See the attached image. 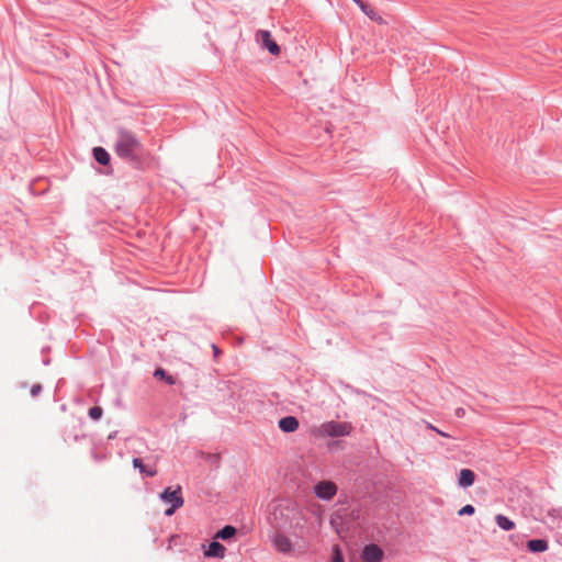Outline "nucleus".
Masks as SVG:
<instances>
[{
    "label": "nucleus",
    "instance_id": "1",
    "mask_svg": "<svg viewBox=\"0 0 562 562\" xmlns=\"http://www.w3.org/2000/svg\"><path fill=\"white\" fill-rule=\"evenodd\" d=\"M114 151L120 158L136 165H140L149 155L137 135L127 130L117 131Z\"/></svg>",
    "mask_w": 562,
    "mask_h": 562
},
{
    "label": "nucleus",
    "instance_id": "2",
    "mask_svg": "<svg viewBox=\"0 0 562 562\" xmlns=\"http://www.w3.org/2000/svg\"><path fill=\"white\" fill-rule=\"evenodd\" d=\"M160 498L162 502L171 504V507L166 510L167 516H171L176 509L182 507L184 503L181 486L179 485L175 490L171 487L165 488L160 494Z\"/></svg>",
    "mask_w": 562,
    "mask_h": 562
},
{
    "label": "nucleus",
    "instance_id": "3",
    "mask_svg": "<svg viewBox=\"0 0 562 562\" xmlns=\"http://www.w3.org/2000/svg\"><path fill=\"white\" fill-rule=\"evenodd\" d=\"M352 426L349 423L328 422L322 425V431L330 437H342L351 432Z\"/></svg>",
    "mask_w": 562,
    "mask_h": 562
},
{
    "label": "nucleus",
    "instance_id": "4",
    "mask_svg": "<svg viewBox=\"0 0 562 562\" xmlns=\"http://www.w3.org/2000/svg\"><path fill=\"white\" fill-rule=\"evenodd\" d=\"M316 496L321 499L329 501L337 493V485L331 481H321L314 487Z\"/></svg>",
    "mask_w": 562,
    "mask_h": 562
},
{
    "label": "nucleus",
    "instance_id": "5",
    "mask_svg": "<svg viewBox=\"0 0 562 562\" xmlns=\"http://www.w3.org/2000/svg\"><path fill=\"white\" fill-rule=\"evenodd\" d=\"M257 42L269 50L270 54L278 56L280 54L279 45L272 40L269 31H258L256 34Z\"/></svg>",
    "mask_w": 562,
    "mask_h": 562
},
{
    "label": "nucleus",
    "instance_id": "6",
    "mask_svg": "<svg viewBox=\"0 0 562 562\" xmlns=\"http://www.w3.org/2000/svg\"><path fill=\"white\" fill-rule=\"evenodd\" d=\"M383 551L375 544H369L363 549L362 559L364 562H380Z\"/></svg>",
    "mask_w": 562,
    "mask_h": 562
},
{
    "label": "nucleus",
    "instance_id": "7",
    "mask_svg": "<svg viewBox=\"0 0 562 562\" xmlns=\"http://www.w3.org/2000/svg\"><path fill=\"white\" fill-rule=\"evenodd\" d=\"M272 544L276 550H278L279 552H282V553H290L292 550V543H291L290 539L282 533H277L272 538Z\"/></svg>",
    "mask_w": 562,
    "mask_h": 562
},
{
    "label": "nucleus",
    "instance_id": "8",
    "mask_svg": "<svg viewBox=\"0 0 562 562\" xmlns=\"http://www.w3.org/2000/svg\"><path fill=\"white\" fill-rule=\"evenodd\" d=\"M475 481V474L472 470L470 469H462L460 472H459V477H458V484L465 488V487H470L473 485Z\"/></svg>",
    "mask_w": 562,
    "mask_h": 562
},
{
    "label": "nucleus",
    "instance_id": "9",
    "mask_svg": "<svg viewBox=\"0 0 562 562\" xmlns=\"http://www.w3.org/2000/svg\"><path fill=\"white\" fill-rule=\"evenodd\" d=\"M279 427L284 432H293L299 428V420L294 416H286L279 420Z\"/></svg>",
    "mask_w": 562,
    "mask_h": 562
},
{
    "label": "nucleus",
    "instance_id": "10",
    "mask_svg": "<svg viewBox=\"0 0 562 562\" xmlns=\"http://www.w3.org/2000/svg\"><path fill=\"white\" fill-rule=\"evenodd\" d=\"M134 468L138 469L140 473H144L146 474L147 476H156L158 471H157V468L155 465L153 467H149V465H145L142 461V459L139 458H134L133 461H132Z\"/></svg>",
    "mask_w": 562,
    "mask_h": 562
},
{
    "label": "nucleus",
    "instance_id": "11",
    "mask_svg": "<svg viewBox=\"0 0 562 562\" xmlns=\"http://www.w3.org/2000/svg\"><path fill=\"white\" fill-rule=\"evenodd\" d=\"M225 547L217 541H212L209 549L205 551V555L210 558H224Z\"/></svg>",
    "mask_w": 562,
    "mask_h": 562
},
{
    "label": "nucleus",
    "instance_id": "12",
    "mask_svg": "<svg viewBox=\"0 0 562 562\" xmlns=\"http://www.w3.org/2000/svg\"><path fill=\"white\" fill-rule=\"evenodd\" d=\"M527 547L532 552H543L548 549V542L543 539L529 540Z\"/></svg>",
    "mask_w": 562,
    "mask_h": 562
},
{
    "label": "nucleus",
    "instance_id": "13",
    "mask_svg": "<svg viewBox=\"0 0 562 562\" xmlns=\"http://www.w3.org/2000/svg\"><path fill=\"white\" fill-rule=\"evenodd\" d=\"M93 157L101 165H108L110 162V155L102 147L93 148Z\"/></svg>",
    "mask_w": 562,
    "mask_h": 562
},
{
    "label": "nucleus",
    "instance_id": "14",
    "mask_svg": "<svg viewBox=\"0 0 562 562\" xmlns=\"http://www.w3.org/2000/svg\"><path fill=\"white\" fill-rule=\"evenodd\" d=\"M495 520H496V524L498 525V527L502 528L503 530L508 531V530H512L515 528L514 521H512L504 515H501V514L496 515Z\"/></svg>",
    "mask_w": 562,
    "mask_h": 562
},
{
    "label": "nucleus",
    "instance_id": "15",
    "mask_svg": "<svg viewBox=\"0 0 562 562\" xmlns=\"http://www.w3.org/2000/svg\"><path fill=\"white\" fill-rule=\"evenodd\" d=\"M236 533V528L233 527V526H225L223 529H221L217 533H216V538H220V539H223V540H227L232 537H234Z\"/></svg>",
    "mask_w": 562,
    "mask_h": 562
},
{
    "label": "nucleus",
    "instance_id": "16",
    "mask_svg": "<svg viewBox=\"0 0 562 562\" xmlns=\"http://www.w3.org/2000/svg\"><path fill=\"white\" fill-rule=\"evenodd\" d=\"M154 376L157 379L165 380L169 385L176 383L175 379L171 375H168L167 372L161 368L155 370Z\"/></svg>",
    "mask_w": 562,
    "mask_h": 562
},
{
    "label": "nucleus",
    "instance_id": "17",
    "mask_svg": "<svg viewBox=\"0 0 562 562\" xmlns=\"http://www.w3.org/2000/svg\"><path fill=\"white\" fill-rule=\"evenodd\" d=\"M89 416L98 420L102 416V408L100 406H93L89 409Z\"/></svg>",
    "mask_w": 562,
    "mask_h": 562
},
{
    "label": "nucleus",
    "instance_id": "18",
    "mask_svg": "<svg viewBox=\"0 0 562 562\" xmlns=\"http://www.w3.org/2000/svg\"><path fill=\"white\" fill-rule=\"evenodd\" d=\"M333 562H344V559H342V555H341V552H340L338 546H335L333 548Z\"/></svg>",
    "mask_w": 562,
    "mask_h": 562
},
{
    "label": "nucleus",
    "instance_id": "19",
    "mask_svg": "<svg viewBox=\"0 0 562 562\" xmlns=\"http://www.w3.org/2000/svg\"><path fill=\"white\" fill-rule=\"evenodd\" d=\"M474 512H475V509H474V507H473L472 505H465V506H463V507L458 512V514H459L460 516H463V515H472V514H474Z\"/></svg>",
    "mask_w": 562,
    "mask_h": 562
},
{
    "label": "nucleus",
    "instance_id": "20",
    "mask_svg": "<svg viewBox=\"0 0 562 562\" xmlns=\"http://www.w3.org/2000/svg\"><path fill=\"white\" fill-rule=\"evenodd\" d=\"M427 428H429V429H431V430L436 431L438 435H440V436H442V437H449V435H448V434H446V432H443L442 430H440V429L436 428L434 425H431V424H429V423L427 424Z\"/></svg>",
    "mask_w": 562,
    "mask_h": 562
},
{
    "label": "nucleus",
    "instance_id": "21",
    "mask_svg": "<svg viewBox=\"0 0 562 562\" xmlns=\"http://www.w3.org/2000/svg\"><path fill=\"white\" fill-rule=\"evenodd\" d=\"M41 385H34L31 390L33 396H35L41 391Z\"/></svg>",
    "mask_w": 562,
    "mask_h": 562
},
{
    "label": "nucleus",
    "instance_id": "22",
    "mask_svg": "<svg viewBox=\"0 0 562 562\" xmlns=\"http://www.w3.org/2000/svg\"><path fill=\"white\" fill-rule=\"evenodd\" d=\"M361 9H362V10L366 12V14H368L371 19H374V16H373V11H372V10H371V11H368V10H367V8H366L363 4H361Z\"/></svg>",
    "mask_w": 562,
    "mask_h": 562
},
{
    "label": "nucleus",
    "instance_id": "23",
    "mask_svg": "<svg viewBox=\"0 0 562 562\" xmlns=\"http://www.w3.org/2000/svg\"><path fill=\"white\" fill-rule=\"evenodd\" d=\"M212 349H213V351H214V356H215V357H217V356L221 353V351H220V349L217 348V346H216V345H212Z\"/></svg>",
    "mask_w": 562,
    "mask_h": 562
},
{
    "label": "nucleus",
    "instance_id": "24",
    "mask_svg": "<svg viewBox=\"0 0 562 562\" xmlns=\"http://www.w3.org/2000/svg\"><path fill=\"white\" fill-rule=\"evenodd\" d=\"M456 415H457L458 417H462V416L464 415V409H463V408H458V409L456 411Z\"/></svg>",
    "mask_w": 562,
    "mask_h": 562
}]
</instances>
